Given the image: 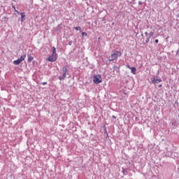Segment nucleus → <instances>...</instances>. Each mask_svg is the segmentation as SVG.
Here are the masks:
<instances>
[{
	"mask_svg": "<svg viewBox=\"0 0 179 179\" xmlns=\"http://www.w3.org/2000/svg\"><path fill=\"white\" fill-rule=\"evenodd\" d=\"M20 59L22 62L24 61V59H26V54L21 55Z\"/></svg>",
	"mask_w": 179,
	"mask_h": 179,
	"instance_id": "9b49d317",
	"label": "nucleus"
},
{
	"mask_svg": "<svg viewBox=\"0 0 179 179\" xmlns=\"http://www.w3.org/2000/svg\"><path fill=\"white\" fill-rule=\"evenodd\" d=\"M41 1H43V0H41Z\"/></svg>",
	"mask_w": 179,
	"mask_h": 179,
	"instance_id": "5701e85b",
	"label": "nucleus"
},
{
	"mask_svg": "<svg viewBox=\"0 0 179 179\" xmlns=\"http://www.w3.org/2000/svg\"><path fill=\"white\" fill-rule=\"evenodd\" d=\"M112 117L114 118V120L117 119V117H115V115H113Z\"/></svg>",
	"mask_w": 179,
	"mask_h": 179,
	"instance_id": "dca6fc26",
	"label": "nucleus"
},
{
	"mask_svg": "<svg viewBox=\"0 0 179 179\" xmlns=\"http://www.w3.org/2000/svg\"><path fill=\"white\" fill-rule=\"evenodd\" d=\"M27 58H28V62H31V61H33V59H34V57L30 55H27Z\"/></svg>",
	"mask_w": 179,
	"mask_h": 179,
	"instance_id": "0eeeda50",
	"label": "nucleus"
},
{
	"mask_svg": "<svg viewBox=\"0 0 179 179\" xmlns=\"http://www.w3.org/2000/svg\"><path fill=\"white\" fill-rule=\"evenodd\" d=\"M94 83H96V85H99V83H101L103 82V78H101V75H94V79H93Z\"/></svg>",
	"mask_w": 179,
	"mask_h": 179,
	"instance_id": "20e7f679",
	"label": "nucleus"
},
{
	"mask_svg": "<svg viewBox=\"0 0 179 179\" xmlns=\"http://www.w3.org/2000/svg\"><path fill=\"white\" fill-rule=\"evenodd\" d=\"M69 45H72V42H69Z\"/></svg>",
	"mask_w": 179,
	"mask_h": 179,
	"instance_id": "6ab92c4d",
	"label": "nucleus"
},
{
	"mask_svg": "<svg viewBox=\"0 0 179 179\" xmlns=\"http://www.w3.org/2000/svg\"><path fill=\"white\" fill-rule=\"evenodd\" d=\"M81 34H82L83 37H87V33H86V32H82Z\"/></svg>",
	"mask_w": 179,
	"mask_h": 179,
	"instance_id": "ddd939ff",
	"label": "nucleus"
},
{
	"mask_svg": "<svg viewBox=\"0 0 179 179\" xmlns=\"http://www.w3.org/2000/svg\"><path fill=\"white\" fill-rule=\"evenodd\" d=\"M155 43L157 44V43H159V39H156Z\"/></svg>",
	"mask_w": 179,
	"mask_h": 179,
	"instance_id": "f3484780",
	"label": "nucleus"
},
{
	"mask_svg": "<svg viewBox=\"0 0 179 179\" xmlns=\"http://www.w3.org/2000/svg\"><path fill=\"white\" fill-rule=\"evenodd\" d=\"M126 66H127V68H128V69H131V68H132V67H131V66H130L129 65H128V64H127Z\"/></svg>",
	"mask_w": 179,
	"mask_h": 179,
	"instance_id": "4468645a",
	"label": "nucleus"
},
{
	"mask_svg": "<svg viewBox=\"0 0 179 179\" xmlns=\"http://www.w3.org/2000/svg\"><path fill=\"white\" fill-rule=\"evenodd\" d=\"M52 55L48 57L46 59V61H49L50 62H55V61H57V59L58 58V55H57V48H55V47L53 46L52 48Z\"/></svg>",
	"mask_w": 179,
	"mask_h": 179,
	"instance_id": "f257e3e1",
	"label": "nucleus"
},
{
	"mask_svg": "<svg viewBox=\"0 0 179 179\" xmlns=\"http://www.w3.org/2000/svg\"><path fill=\"white\" fill-rule=\"evenodd\" d=\"M62 71L63 75L59 77V80H64L65 78H66V72H68V69L66 68V66H64L63 67Z\"/></svg>",
	"mask_w": 179,
	"mask_h": 179,
	"instance_id": "39448f33",
	"label": "nucleus"
},
{
	"mask_svg": "<svg viewBox=\"0 0 179 179\" xmlns=\"http://www.w3.org/2000/svg\"><path fill=\"white\" fill-rule=\"evenodd\" d=\"M17 12V13H19L17 11H16Z\"/></svg>",
	"mask_w": 179,
	"mask_h": 179,
	"instance_id": "4be33fe9",
	"label": "nucleus"
},
{
	"mask_svg": "<svg viewBox=\"0 0 179 179\" xmlns=\"http://www.w3.org/2000/svg\"><path fill=\"white\" fill-rule=\"evenodd\" d=\"M144 34L145 36V44H148V43L152 41V37L155 36V32L151 31L149 34H148V31H145Z\"/></svg>",
	"mask_w": 179,
	"mask_h": 179,
	"instance_id": "7ed1b4c3",
	"label": "nucleus"
},
{
	"mask_svg": "<svg viewBox=\"0 0 179 179\" xmlns=\"http://www.w3.org/2000/svg\"><path fill=\"white\" fill-rule=\"evenodd\" d=\"M112 24H113V25H114V22H113V23H112Z\"/></svg>",
	"mask_w": 179,
	"mask_h": 179,
	"instance_id": "412c9836",
	"label": "nucleus"
},
{
	"mask_svg": "<svg viewBox=\"0 0 179 179\" xmlns=\"http://www.w3.org/2000/svg\"><path fill=\"white\" fill-rule=\"evenodd\" d=\"M21 63H22V62L20 61V59H17V60H15V61L13 62L14 65H19V64H21Z\"/></svg>",
	"mask_w": 179,
	"mask_h": 179,
	"instance_id": "1a4fd4ad",
	"label": "nucleus"
},
{
	"mask_svg": "<svg viewBox=\"0 0 179 179\" xmlns=\"http://www.w3.org/2000/svg\"><path fill=\"white\" fill-rule=\"evenodd\" d=\"M122 55V52L118 50H114L111 55L109 57L110 62H113V61H115L118 57H121Z\"/></svg>",
	"mask_w": 179,
	"mask_h": 179,
	"instance_id": "f03ea898",
	"label": "nucleus"
},
{
	"mask_svg": "<svg viewBox=\"0 0 179 179\" xmlns=\"http://www.w3.org/2000/svg\"><path fill=\"white\" fill-rule=\"evenodd\" d=\"M138 4H139V5H142V1H139V2H138Z\"/></svg>",
	"mask_w": 179,
	"mask_h": 179,
	"instance_id": "a211bd4d",
	"label": "nucleus"
},
{
	"mask_svg": "<svg viewBox=\"0 0 179 179\" xmlns=\"http://www.w3.org/2000/svg\"><path fill=\"white\" fill-rule=\"evenodd\" d=\"M159 87H162V85H159Z\"/></svg>",
	"mask_w": 179,
	"mask_h": 179,
	"instance_id": "aec40b11",
	"label": "nucleus"
},
{
	"mask_svg": "<svg viewBox=\"0 0 179 179\" xmlns=\"http://www.w3.org/2000/svg\"><path fill=\"white\" fill-rule=\"evenodd\" d=\"M75 30H78L79 31H82V27H74Z\"/></svg>",
	"mask_w": 179,
	"mask_h": 179,
	"instance_id": "f8f14e48",
	"label": "nucleus"
},
{
	"mask_svg": "<svg viewBox=\"0 0 179 179\" xmlns=\"http://www.w3.org/2000/svg\"><path fill=\"white\" fill-rule=\"evenodd\" d=\"M21 22H23L24 20V17H26V15H24V13H21Z\"/></svg>",
	"mask_w": 179,
	"mask_h": 179,
	"instance_id": "9d476101",
	"label": "nucleus"
},
{
	"mask_svg": "<svg viewBox=\"0 0 179 179\" xmlns=\"http://www.w3.org/2000/svg\"><path fill=\"white\" fill-rule=\"evenodd\" d=\"M160 82H162V79H154L152 80V83L154 85L156 83H160Z\"/></svg>",
	"mask_w": 179,
	"mask_h": 179,
	"instance_id": "423d86ee",
	"label": "nucleus"
},
{
	"mask_svg": "<svg viewBox=\"0 0 179 179\" xmlns=\"http://www.w3.org/2000/svg\"><path fill=\"white\" fill-rule=\"evenodd\" d=\"M42 85H43V86H45V85H47V82H43V83H42Z\"/></svg>",
	"mask_w": 179,
	"mask_h": 179,
	"instance_id": "2eb2a0df",
	"label": "nucleus"
},
{
	"mask_svg": "<svg viewBox=\"0 0 179 179\" xmlns=\"http://www.w3.org/2000/svg\"><path fill=\"white\" fill-rule=\"evenodd\" d=\"M130 69H131V73H133V75H136V68L131 67V68H130Z\"/></svg>",
	"mask_w": 179,
	"mask_h": 179,
	"instance_id": "6e6552de",
	"label": "nucleus"
}]
</instances>
